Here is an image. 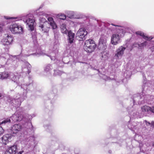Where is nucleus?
Returning a JSON list of instances; mask_svg holds the SVG:
<instances>
[{"label":"nucleus","mask_w":154,"mask_h":154,"mask_svg":"<svg viewBox=\"0 0 154 154\" xmlns=\"http://www.w3.org/2000/svg\"><path fill=\"white\" fill-rule=\"evenodd\" d=\"M22 64V72L20 73V77L16 75L13 74H10L9 77L13 81L16 82L19 86H20V94L18 93L17 96H15V97H17V100H19L16 104L17 106H20L22 102L26 98L27 93L29 92L31 89V87L32 86V83L33 82L31 78L29 77H28V79L29 83L25 84L24 83L23 77L25 76L30 72L31 66L28 62L26 61H23Z\"/></svg>","instance_id":"nucleus-1"},{"label":"nucleus","mask_w":154,"mask_h":154,"mask_svg":"<svg viewBox=\"0 0 154 154\" xmlns=\"http://www.w3.org/2000/svg\"><path fill=\"white\" fill-rule=\"evenodd\" d=\"M17 97H15V96L14 97L13 99L10 97H8L7 101L10 103L11 105L17 108V110L15 113L10 118H8L5 119L1 122L0 123V125L1 124H6L8 123H13L14 122L20 121L23 120L26 121L25 123V125H29L30 127H31L32 129V126L31 123L30 122H27L28 119H27V120L26 119H25V118L22 115V109L20 108L19 107L21 105V103L20 106H18L16 105L17 101L19 100H17Z\"/></svg>","instance_id":"nucleus-2"},{"label":"nucleus","mask_w":154,"mask_h":154,"mask_svg":"<svg viewBox=\"0 0 154 154\" xmlns=\"http://www.w3.org/2000/svg\"><path fill=\"white\" fill-rule=\"evenodd\" d=\"M144 84L143 86L142 92L140 93L135 94L133 95L131 98V104L130 106L127 108V110L129 113V111L133 112L135 109H137L138 104H140L144 103L146 98L149 97V95L145 94L146 90L147 89L148 87L145 86Z\"/></svg>","instance_id":"nucleus-3"},{"label":"nucleus","mask_w":154,"mask_h":154,"mask_svg":"<svg viewBox=\"0 0 154 154\" xmlns=\"http://www.w3.org/2000/svg\"><path fill=\"white\" fill-rule=\"evenodd\" d=\"M31 47H29L28 48H26L25 50H22V54L20 55L17 56H9V58L8 60L6 63L7 64H11L14 67H16L19 64L18 62L20 60L23 61V56L27 57L31 55H36L37 56H39L43 54L42 53H36L33 54H28L27 53L30 52L31 51Z\"/></svg>","instance_id":"nucleus-4"},{"label":"nucleus","mask_w":154,"mask_h":154,"mask_svg":"<svg viewBox=\"0 0 154 154\" xmlns=\"http://www.w3.org/2000/svg\"><path fill=\"white\" fill-rule=\"evenodd\" d=\"M30 14H27L24 16L21 19L19 17H5V18L7 20L14 19L16 21H17L21 20H23V22L28 26V29L31 32L32 37L34 41H36L37 40L36 33L35 30L34 29L35 25V21L33 17L31 16Z\"/></svg>","instance_id":"nucleus-5"},{"label":"nucleus","mask_w":154,"mask_h":154,"mask_svg":"<svg viewBox=\"0 0 154 154\" xmlns=\"http://www.w3.org/2000/svg\"><path fill=\"white\" fill-rule=\"evenodd\" d=\"M111 25L115 26L116 29V32L113 34L111 36V43L114 45H116L120 42L122 37L124 35L125 32H130V30L128 27L125 28L113 23Z\"/></svg>","instance_id":"nucleus-6"},{"label":"nucleus","mask_w":154,"mask_h":154,"mask_svg":"<svg viewBox=\"0 0 154 154\" xmlns=\"http://www.w3.org/2000/svg\"><path fill=\"white\" fill-rule=\"evenodd\" d=\"M137 109H135L133 112L129 111V115L130 120L131 119L141 118L143 116H149L152 114L151 107L149 106H144L141 107L140 113L137 112Z\"/></svg>","instance_id":"nucleus-7"},{"label":"nucleus","mask_w":154,"mask_h":154,"mask_svg":"<svg viewBox=\"0 0 154 154\" xmlns=\"http://www.w3.org/2000/svg\"><path fill=\"white\" fill-rule=\"evenodd\" d=\"M48 22H46L45 23L41 24H38V29L42 33H47L48 32L50 29V26L55 34V30L57 28V24L54 21V19L51 17H48Z\"/></svg>","instance_id":"nucleus-8"},{"label":"nucleus","mask_w":154,"mask_h":154,"mask_svg":"<svg viewBox=\"0 0 154 154\" xmlns=\"http://www.w3.org/2000/svg\"><path fill=\"white\" fill-rule=\"evenodd\" d=\"M96 47L94 41L92 39H89L85 41L84 48L86 52L90 53L94 51Z\"/></svg>","instance_id":"nucleus-9"},{"label":"nucleus","mask_w":154,"mask_h":154,"mask_svg":"<svg viewBox=\"0 0 154 154\" xmlns=\"http://www.w3.org/2000/svg\"><path fill=\"white\" fill-rule=\"evenodd\" d=\"M23 129V127L21 124H15L10 128L9 131L11 133V136L14 137L18 134L19 132L21 131Z\"/></svg>","instance_id":"nucleus-10"},{"label":"nucleus","mask_w":154,"mask_h":154,"mask_svg":"<svg viewBox=\"0 0 154 154\" xmlns=\"http://www.w3.org/2000/svg\"><path fill=\"white\" fill-rule=\"evenodd\" d=\"M87 34L88 32L85 28H80L77 32L76 38L79 41H84L86 39Z\"/></svg>","instance_id":"nucleus-11"},{"label":"nucleus","mask_w":154,"mask_h":154,"mask_svg":"<svg viewBox=\"0 0 154 154\" xmlns=\"http://www.w3.org/2000/svg\"><path fill=\"white\" fill-rule=\"evenodd\" d=\"M10 29L11 32L13 34H21L23 32V29L22 26L16 23L11 25Z\"/></svg>","instance_id":"nucleus-12"},{"label":"nucleus","mask_w":154,"mask_h":154,"mask_svg":"<svg viewBox=\"0 0 154 154\" xmlns=\"http://www.w3.org/2000/svg\"><path fill=\"white\" fill-rule=\"evenodd\" d=\"M14 40L13 36L8 34H5L2 39V44L4 45H8L12 44Z\"/></svg>","instance_id":"nucleus-13"},{"label":"nucleus","mask_w":154,"mask_h":154,"mask_svg":"<svg viewBox=\"0 0 154 154\" xmlns=\"http://www.w3.org/2000/svg\"><path fill=\"white\" fill-rule=\"evenodd\" d=\"M126 48L122 46H120L117 48L116 51L115 55V57L116 59L121 58L124 53V51Z\"/></svg>","instance_id":"nucleus-14"},{"label":"nucleus","mask_w":154,"mask_h":154,"mask_svg":"<svg viewBox=\"0 0 154 154\" xmlns=\"http://www.w3.org/2000/svg\"><path fill=\"white\" fill-rule=\"evenodd\" d=\"M67 34V42L68 45L69 46L70 45H72L75 42V34L71 30H69Z\"/></svg>","instance_id":"nucleus-15"},{"label":"nucleus","mask_w":154,"mask_h":154,"mask_svg":"<svg viewBox=\"0 0 154 154\" xmlns=\"http://www.w3.org/2000/svg\"><path fill=\"white\" fill-rule=\"evenodd\" d=\"M150 43V41L149 40H146L142 43L140 42L134 43L132 47L133 48L134 47H138L139 49H143L144 47L147 45H149L148 44Z\"/></svg>","instance_id":"nucleus-16"},{"label":"nucleus","mask_w":154,"mask_h":154,"mask_svg":"<svg viewBox=\"0 0 154 154\" xmlns=\"http://www.w3.org/2000/svg\"><path fill=\"white\" fill-rule=\"evenodd\" d=\"M106 41L103 38H100L98 46L99 50L104 51L106 49Z\"/></svg>","instance_id":"nucleus-17"},{"label":"nucleus","mask_w":154,"mask_h":154,"mask_svg":"<svg viewBox=\"0 0 154 154\" xmlns=\"http://www.w3.org/2000/svg\"><path fill=\"white\" fill-rule=\"evenodd\" d=\"M17 152L16 146L13 145L9 147L6 150L4 154H16Z\"/></svg>","instance_id":"nucleus-18"},{"label":"nucleus","mask_w":154,"mask_h":154,"mask_svg":"<svg viewBox=\"0 0 154 154\" xmlns=\"http://www.w3.org/2000/svg\"><path fill=\"white\" fill-rule=\"evenodd\" d=\"M35 138L33 136L27 137L25 140V144L30 146L34 143Z\"/></svg>","instance_id":"nucleus-19"},{"label":"nucleus","mask_w":154,"mask_h":154,"mask_svg":"<svg viewBox=\"0 0 154 154\" xmlns=\"http://www.w3.org/2000/svg\"><path fill=\"white\" fill-rule=\"evenodd\" d=\"M131 122V120L129 122L128 127L130 129L133 130L134 129H137L138 128V126L140 124V125L139 122H133L132 123Z\"/></svg>","instance_id":"nucleus-20"},{"label":"nucleus","mask_w":154,"mask_h":154,"mask_svg":"<svg viewBox=\"0 0 154 154\" xmlns=\"http://www.w3.org/2000/svg\"><path fill=\"white\" fill-rule=\"evenodd\" d=\"M11 133L10 134H7L4 135L2 138L3 143L5 145L7 144V143L11 140Z\"/></svg>","instance_id":"nucleus-21"},{"label":"nucleus","mask_w":154,"mask_h":154,"mask_svg":"<svg viewBox=\"0 0 154 154\" xmlns=\"http://www.w3.org/2000/svg\"><path fill=\"white\" fill-rule=\"evenodd\" d=\"M65 13L67 15V17L72 18L75 17V15L77 14V13L76 11L66 10L65 11Z\"/></svg>","instance_id":"nucleus-22"},{"label":"nucleus","mask_w":154,"mask_h":154,"mask_svg":"<svg viewBox=\"0 0 154 154\" xmlns=\"http://www.w3.org/2000/svg\"><path fill=\"white\" fill-rule=\"evenodd\" d=\"M52 65L49 64L46 65L44 68L45 72L48 75H51V71L53 68Z\"/></svg>","instance_id":"nucleus-23"},{"label":"nucleus","mask_w":154,"mask_h":154,"mask_svg":"<svg viewBox=\"0 0 154 154\" xmlns=\"http://www.w3.org/2000/svg\"><path fill=\"white\" fill-rule=\"evenodd\" d=\"M135 33L136 35H139L140 36H142L143 38L146 40H151L153 38L151 36L149 37L148 36L145 35L144 34V33L143 32L141 31H137L135 32Z\"/></svg>","instance_id":"nucleus-24"},{"label":"nucleus","mask_w":154,"mask_h":154,"mask_svg":"<svg viewBox=\"0 0 154 154\" xmlns=\"http://www.w3.org/2000/svg\"><path fill=\"white\" fill-rule=\"evenodd\" d=\"M10 74L9 75L8 72H3L0 73V79H4L9 78Z\"/></svg>","instance_id":"nucleus-25"},{"label":"nucleus","mask_w":154,"mask_h":154,"mask_svg":"<svg viewBox=\"0 0 154 154\" xmlns=\"http://www.w3.org/2000/svg\"><path fill=\"white\" fill-rule=\"evenodd\" d=\"M60 28L63 34H67L69 32L66 28V25L65 23H63L60 25Z\"/></svg>","instance_id":"nucleus-26"},{"label":"nucleus","mask_w":154,"mask_h":154,"mask_svg":"<svg viewBox=\"0 0 154 154\" xmlns=\"http://www.w3.org/2000/svg\"><path fill=\"white\" fill-rule=\"evenodd\" d=\"M108 52L107 51H103L101 53V60H105L108 58Z\"/></svg>","instance_id":"nucleus-27"},{"label":"nucleus","mask_w":154,"mask_h":154,"mask_svg":"<svg viewBox=\"0 0 154 154\" xmlns=\"http://www.w3.org/2000/svg\"><path fill=\"white\" fill-rule=\"evenodd\" d=\"M43 6V5H40V6L39 8L37 10H36V13H37V15L38 16H39V17L40 16H45V15H46V14L43 12H37V11H38L40 9V8H41Z\"/></svg>","instance_id":"nucleus-28"},{"label":"nucleus","mask_w":154,"mask_h":154,"mask_svg":"<svg viewBox=\"0 0 154 154\" xmlns=\"http://www.w3.org/2000/svg\"><path fill=\"white\" fill-rule=\"evenodd\" d=\"M144 122L145 123L147 126H150L152 129H154V121H152L151 122H147L146 120L144 121Z\"/></svg>","instance_id":"nucleus-29"},{"label":"nucleus","mask_w":154,"mask_h":154,"mask_svg":"<svg viewBox=\"0 0 154 154\" xmlns=\"http://www.w3.org/2000/svg\"><path fill=\"white\" fill-rule=\"evenodd\" d=\"M39 23L42 24L45 23L46 22H48V21H47L45 18L43 16H40L39 18Z\"/></svg>","instance_id":"nucleus-30"},{"label":"nucleus","mask_w":154,"mask_h":154,"mask_svg":"<svg viewBox=\"0 0 154 154\" xmlns=\"http://www.w3.org/2000/svg\"><path fill=\"white\" fill-rule=\"evenodd\" d=\"M58 17L60 19L64 20L66 18V15L60 13L57 15Z\"/></svg>","instance_id":"nucleus-31"},{"label":"nucleus","mask_w":154,"mask_h":154,"mask_svg":"<svg viewBox=\"0 0 154 154\" xmlns=\"http://www.w3.org/2000/svg\"><path fill=\"white\" fill-rule=\"evenodd\" d=\"M54 75L55 76L57 75H60L62 74V72L58 70H54Z\"/></svg>","instance_id":"nucleus-32"},{"label":"nucleus","mask_w":154,"mask_h":154,"mask_svg":"<svg viewBox=\"0 0 154 154\" xmlns=\"http://www.w3.org/2000/svg\"><path fill=\"white\" fill-rule=\"evenodd\" d=\"M46 130L47 131H48V129H50L51 128V126L50 125H46L44 126Z\"/></svg>","instance_id":"nucleus-33"},{"label":"nucleus","mask_w":154,"mask_h":154,"mask_svg":"<svg viewBox=\"0 0 154 154\" xmlns=\"http://www.w3.org/2000/svg\"><path fill=\"white\" fill-rule=\"evenodd\" d=\"M4 132V129L2 128V127L0 126V136Z\"/></svg>","instance_id":"nucleus-34"},{"label":"nucleus","mask_w":154,"mask_h":154,"mask_svg":"<svg viewBox=\"0 0 154 154\" xmlns=\"http://www.w3.org/2000/svg\"><path fill=\"white\" fill-rule=\"evenodd\" d=\"M62 62H63V61H60V60H57L56 61L57 64L59 66H61V65H60V63H62Z\"/></svg>","instance_id":"nucleus-35"},{"label":"nucleus","mask_w":154,"mask_h":154,"mask_svg":"<svg viewBox=\"0 0 154 154\" xmlns=\"http://www.w3.org/2000/svg\"><path fill=\"white\" fill-rule=\"evenodd\" d=\"M49 57H50V58L51 60H56V58L54 56H50Z\"/></svg>","instance_id":"nucleus-36"},{"label":"nucleus","mask_w":154,"mask_h":154,"mask_svg":"<svg viewBox=\"0 0 154 154\" xmlns=\"http://www.w3.org/2000/svg\"><path fill=\"white\" fill-rule=\"evenodd\" d=\"M3 25H4L3 24H0V31L2 30V26Z\"/></svg>","instance_id":"nucleus-37"},{"label":"nucleus","mask_w":154,"mask_h":154,"mask_svg":"<svg viewBox=\"0 0 154 154\" xmlns=\"http://www.w3.org/2000/svg\"><path fill=\"white\" fill-rule=\"evenodd\" d=\"M151 107V111H152V114L153 113L154 114V106H152Z\"/></svg>","instance_id":"nucleus-38"},{"label":"nucleus","mask_w":154,"mask_h":154,"mask_svg":"<svg viewBox=\"0 0 154 154\" xmlns=\"http://www.w3.org/2000/svg\"><path fill=\"white\" fill-rule=\"evenodd\" d=\"M151 50L152 51V52H153L154 51V46H152L151 48Z\"/></svg>","instance_id":"nucleus-39"},{"label":"nucleus","mask_w":154,"mask_h":154,"mask_svg":"<svg viewBox=\"0 0 154 154\" xmlns=\"http://www.w3.org/2000/svg\"><path fill=\"white\" fill-rule=\"evenodd\" d=\"M52 92H53V93L54 94H55L57 92V90L56 89H54Z\"/></svg>","instance_id":"nucleus-40"},{"label":"nucleus","mask_w":154,"mask_h":154,"mask_svg":"<svg viewBox=\"0 0 154 154\" xmlns=\"http://www.w3.org/2000/svg\"><path fill=\"white\" fill-rule=\"evenodd\" d=\"M109 28L111 29V30L112 31H113V29H111V26Z\"/></svg>","instance_id":"nucleus-41"},{"label":"nucleus","mask_w":154,"mask_h":154,"mask_svg":"<svg viewBox=\"0 0 154 154\" xmlns=\"http://www.w3.org/2000/svg\"><path fill=\"white\" fill-rule=\"evenodd\" d=\"M112 152V151L111 150H109V152L110 153H111Z\"/></svg>","instance_id":"nucleus-42"},{"label":"nucleus","mask_w":154,"mask_h":154,"mask_svg":"<svg viewBox=\"0 0 154 154\" xmlns=\"http://www.w3.org/2000/svg\"><path fill=\"white\" fill-rule=\"evenodd\" d=\"M2 96V94L0 93V97H1Z\"/></svg>","instance_id":"nucleus-43"},{"label":"nucleus","mask_w":154,"mask_h":154,"mask_svg":"<svg viewBox=\"0 0 154 154\" xmlns=\"http://www.w3.org/2000/svg\"><path fill=\"white\" fill-rule=\"evenodd\" d=\"M26 128L27 129H28V128H29V127H28V126L26 127ZM29 128L30 127H29Z\"/></svg>","instance_id":"nucleus-44"},{"label":"nucleus","mask_w":154,"mask_h":154,"mask_svg":"<svg viewBox=\"0 0 154 154\" xmlns=\"http://www.w3.org/2000/svg\"><path fill=\"white\" fill-rule=\"evenodd\" d=\"M0 154H1L0 153Z\"/></svg>","instance_id":"nucleus-45"}]
</instances>
